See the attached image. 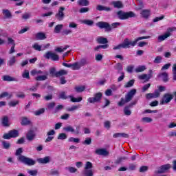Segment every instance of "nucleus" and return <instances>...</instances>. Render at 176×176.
Returning a JSON list of instances; mask_svg holds the SVG:
<instances>
[{
    "mask_svg": "<svg viewBox=\"0 0 176 176\" xmlns=\"http://www.w3.org/2000/svg\"><path fill=\"white\" fill-rule=\"evenodd\" d=\"M174 31H176L175 27L168 28L164 34L158 36V41H160V42L166 41L167 38H170V36H171V32H174Z\"/></svg>",
    "mask_w": 176,
    "mask_h": 176,
    "instance_id": "4",
    "label": "nucleus"
},
{
    "mask_svg": "<svg viewBox=\"0 0 176 176\" xmlns=\"http://www.w3.org/2000/svg\"><path fill=\"white\" fill-rule=\"evenodd\" d=\"M2 125L4 126V127H9L10 124H9V118L8 116H4L1 120Z\"/></svg>",
    "mask_w": 176,
    "mask_h": 176,
    "instance_id": "26",
    "label": "nucleus"
},
{
    "mask_svg": "<svg viewBox=\"0 0 176 176\" xmlns=\"http://www.w3.org/2000/svg\"><path fill=\"white\" fill-rule=\"evenodd\" d=\"M96 10H98V12H111L112 11V8L111 7H107V6H103L101 5H98L96 6Z\"/></svg>",
    "mask_w": 176,
    "mask_h": 176,
    "instance_id": "19",
    "label": "nucleus"
},
{
    "mask_svg": "<svg viewBox=\"0 0 176 176\" xmlns=\"http://www.w3.org/2000/svg\"><path fill=\"white\" fill-rule=\"evenodd\" d=\"M140 14L142 17L144 19H149V16H151V10H142Z\"/></svg>",
    "mask_w": 176,
    "mask_h": 176,
    "instance_id": "25",
    "label": "nucleus"
},
{
    "mask_svg": "<svg viewBox=\"0 0 176 176\" xmlns=\"http://www.w3.org/2000/svg\"><path fill=\"white\" fill-rule=\"evenodd\" d=\"M146 69V67L144 65H142V66L138 67L135 69V72L139 73V72H144V71H145Z\"/></svg>",
    "mask_w": 176,
    "mask_h": 176,
    "instance_id": "39",
    "label": "nucleus"
},
{
    "mask_svg": "<svg viewBox=\"0 0 176 176\" xmlns=\"http://www.w3.org/2000/svg\"><path fill=\"white\" fill-rule=\"evenodd\" d=\"M19 100H16V101H10L8 103L9 107H16V105H18L19 104Z\"/></svg>",
    "mask_w": 176,
    "mask_h": 176,
    "instance_id": "64",
    "label": "nucleus"
},
{
    "mask_svg": "<svg viewBox=\"0 0 176 176\" xmlns=\"http://www.w3.org/2000/svg\"><path fill=\"white\" fill-rule=\"evenodd\" d=\"M68 142H74L75 144H79L80 142V139L78 138H74V137H70L68 139Z\"/></svg>",
    "mask_w": 176,
    "mask_h": 176,
    "instance_id": "37",
    "label": "nucleus"
},
{
    "mask_svg": "<svg viewBox=\"0 0 176 176\" xmlns=\"http://www.w3.org/2000/svg\"><path fill=\"white\" fill-rule=\"evenodd\" d=\"M4 97H8V98H12V94H9V93L5 91L0 94V98H4Z\"/></svg>",
    "mask_w": 176,
    "mask_h": 176,
    "instance_id": "45",
    "label": "nucleus"
},
{
    "mask_svg": "<svg viewBox=\"0 0 176 176\" xmlns=\"http://www.w3.org/2000/svg\"><path fill=\"white\" fill-rule=\"evenodd\" d=\"M151 36H143L142 37H138L136 39L133 41V45H137V42H139V41H142V39H149Z\"/></svg>",
    "mask_w": 176,
    "mask_h": 176,
    "instance_id": "36",
    "label": "nucleus"
},
{
    "mask_svg": "<svg viewBox=\"0 0 176 176\" xmlns=\"http://www.w3.org/2000/svg\"><path fill=\"white\" fill-rule=\"evenodd\" d=\"M22 77L25 79H30V72L25 70L22 74Z\"/></svg>",
    "mask_w": 176,
    "mask_h": 176,
    "instance_id": "47",
    "label": "nucleus"
},
{
    "mask_svg": "<svg viewBox=\"0 0 176 176\" xmlns=\"http://www.w3.org/2000/svg\"><path fill=\"white\" fill-rule=\"evenodd\" d=\"M35 131L30 130L26 134V138L28 141H33L36 137Z\"/></svg>",
    "mask_w": 176,
    "mask_h": 176,
    "instance_id": "17",
    "label": "nucleus"
},
{
    "mask_svg": "<svg viewBox=\"0 0 176 176\" xmlns=\"http://www.w3.org/2000/svg\"><path fill=\"white\" fill-rule=\"evenodd\" d=\"M31 17V14L28 13V12H25V14H23L22 15V19L23 20H28V19H30Z\"/></svg>",
    "mask_w": 176,
    "mask_h": 176,
    "instance_id": "61",
    "label": "nucleus"
},
{
    "mask_svg": "<svg viewBox=\"0 0 176 176\" xmlns=\"http://www.w3.org/2000/svg\"><path fill=\"white\" fill-rule=\"evenodd\" d=\"M67 133H59L58 135V140H67Z\"/></svg>",
    "mask_w": 176,
    "mask_h": 176,
    "instance_id": "46",
    "label": "nucleus"
},
{
    "mask_svg": "<svg viewBox=\"0 0 176 176\" xmlns=\"http://www.w3.org/2000/svg\"><path fill=\"white\" fill-rule=\"evenodd\" d=\"M66 170H68L71 173H76L78 171V169L75 167L69 166L66 168Z\"/></svg>",
    "mask_w": 176,
    "mask_h": 176,
    "instance_id": "55",
    "label": "nucleus"
},
{
    "mask_svg": "<svg viewBox=\"0 0 176 176\" xmlns=\"http://www.w3.org/2000/svg\"><path fill=\"white\" fill-rule=\"evenodd\" d=\"M96 27H98L100 30L104 29L108 32L112 31V27H111V25L108 22L99 21L96 23Z\"/></svg>",
    "mask_w": 176,
    "mask_h": 176,
    "instance_id": "8",
    "label": "nucleus"
},
{
    "mask_svg": "<svg viewBox=\"0 0 176 176\" xmlns=\"http://www.w3.org/2000/svg\"><path fill=\"white\" fill-rule=\"evenodd\" d=\"M14 64H16V56H12L8 61V65H9L10 67H13Z\"/></svg>",
    "mask_w": 176,
    "mask_h": 176,
    "instance_id": "35",
    "label": "nucleus"
},
{
    "mask_svg": "<svg viewBox=\"0 0 176 176\" xmlns=\"http://www.w3.org/2000/svg\"><path fill=\"white\" fill-rule=\"evenodd\" d=\"M50 74L52 75V76H55V78H60V76H63V75H68V72L64 69H60L56 72V67H52L50 69Z\"/></svg>",
    "mask_w": 176,
    "mask_h": 176,
    "instance_id": "5",
    "label": "nucleus"
},
{
    "mask_svg": "<svg viewBox=\"0 0 176 176\" xmlns=\"http://www.w3.org/2000/svg\"><path fill=\"white\" fill-rule=\"evenodd\" d=\"M64 10H65V8L60 7L58 13L55 14V17L58 21H63V20H64V18L65 17Z\"/></svg>",
    "mask_w": 176,
    "mask_h": 176,
    "instance_id": "9",
    "label": "nucleus"
},
{
    "mask_svg": "<svg viewBox=\"0 0 176 176\" xmlns=\"http://www.w3.org/2000/svg\"><path fill=\"white\" fill-rule=\"evenodd\" d=\"M131 107H129V106H125L124 108V115H126V116H130V115H131V111L130 110Z\"/></svg>",
    "mask_w": 176,
    "mask_h": 176,
    "instance_id": "38",
    "label": "nucleus"
},
{
    "mask_svg": "<svg viewBox=\"0 0 176 176\" xmlns=\"http://www.w3.org/2000/svg\"><path fill=\"white\" fill-rule=\"evenodd\" d=\"M63 108H64V106L59 104L58 105L54 110V113H57V112H58L59 111H61V109H63Z\"/></svg>",
    "mask_w": 176,
    "mask_h": 176,
    "instance_id": "60",
    "label": "nucleus"
},
{
    "mask_svg": "<svg viewBox=\"0 0 176 176\" xmlns=\"http://www.w3.org/2000/svg\"><path fill=\"white\" fill-rule=\"evenodd\" d=\"M63 130L66 133H72V134H74V133H75V129L74 127H72V126H71V125H68L65 127H63Z\"/></svg>",
    "mask_w": 176,
    "mask_h": 176,
    "instance_id": "29",
    "label": "nucleus"
},
{
    "mask_svg": "<svg viewBox=\"0 0 176 176\" xmlns=\"http://www.w3.org/2000/svg\"><path fill=\"white\" fill-rule=\"evenodd\" d=\"M63 28H64V25L63 24L56 25L54 29V33L60 34V32H61V30H63Z\"/></svg>",
    "mask_w": 176,
    "mask_h": 176,
    "instance_id": "27",
    "label": "nucleus"
},
{
    "mask_svg": "<svg viewBox=\"0 0 176 176\" xmlns=\"http://www.w3.org/2000/svg\"><path fill=\"white\" fill-rule=\"evenodd\" d=\"M3 14L6 17V19H12V12L9 10H3Z\"/></svg>",
    "mask_w": 176,
    "mask_h": 176,
    "instance_id": "31",
    "label": "nucleus"
},
{
    "mask_svg": "<svg viewBox=\"0 0 176 176\" xmlns=\"http://www.w3.org/2000/svg\"><path fill=\"white\" fill-rule=\"evenodd\" d=\"M45 57V58H47V60H49V58H52L53 61H58V60H60L58 55L50 52H47Z\"/></svg>",
    "mask_w": 176,
    "mask_h": 176,
    "instance_id": "12",
    "label": "nucleus"
},
{
    "mask_svg": "<svg viewBox=\"0 0 176 176\" xmlns=\"http://www.w3.org/2000/svg\"><path fill=\"white\" fill-rule=\"evenodd\" d=\"M62 65H63V67H67V68H72L73 71H78V69H80V66L78 62H75L73 64L63 63Z\"/></svg>",
    "mask_w": 176,
    "mask_h": 176,
    "instance_id": "11",
    "label": "nucleus"
},
{
    "mask_svg": "<svg viewBox=\"0 0 176 176\" xmlns=\"http://www.w3.org/2000/svg\"><path fill=\"white\" fill-rule=\"evenodd\" d=\"M96 42H98V43H100L101 45H105V44L108 43V38H107L105 37H102V36H98L96 38Z\"/></svg>",
    "mask_w": 176,
    "mask_h": 176,
    "instance_id": "24",
    "label": "nucleus"
},
{
    "mask_svg": "<svg viewBox=\"0 0 176 176\" xmlns=\"http://www.w3.org/2000/svg\"><path fill=\"white\" fill-rule=\"evenodd\" d=\"M111 6H113L114 9H123L124 6L123 5V2L122 1H113L111 2Z\"/></svg>",
    "mask_w": 176,
    "mask_h": 176,
    "instance_id": "13",
    "label": "nucleus"
},
{
    "mask_svg": "<svg viewBox=\"0 0 176 176\" xmlns=\"http://www.w3.org/2000/svg\"><path fill=\"white\" fill-rule=\"evenodd\" d=\"M137 94V89H131L126 95H125V99L123 98H121L120 101L118 102V107H123L124 104H127V102H130L131 100H133V98L134 96Z\"/></svg>",
    "mask_w": 176,
    "mask_h": 176,
    "instance_id": "2",
    "label": "nucleus"
},
{
    "mask_svg": "<svg viewBox=\"0 0 176 176\" xmlns=\"http://www.w3.org/2000/svg\"><path fill=\"white\" fill-rule=\"evenodd\" d=\"M3 82H17V78L12 77L9 75H4L1 77Z\"/></svg>",
    "mask_w": 176,
    "mask_h": 176,
    "instance_id": "18",
    "label": "nucleus"
},
{
    "mask_svg": "<svg viewBox=\"0 0 176 176\" xmlns=\"http://www.w3.org/2000/svg\"><path fill=\"white\" fill-rule=\"evenodd\" d=\"M133 43L134 41H130L129 38H125L123 43H122L121 45H122L123 49H129V47H130V45L133 47L135 46V45H133Z\"/></svg>",
    "mask_w": 176,
    "mask_h": 176,
    "instance_id": "15",
    "label": "nucleus"
},
{
    "mask_svg": "<svg viewBox=\"0 0 176 176\" xmlns=\"http://www.w3.org/2000/svg\"><path fill=\"white\" fill-rule=\"evenodd\" d=\"M72 34V30H71L70 29H65L62 32V35H69Z\"/></svg>",
    "mask_w": 176,
    "mask_h": 176,
    "instance_id": "50",
    "label": "nucleus"
},
{
    "mask_svg": "<svg viewBox=\"0 0 176 176\" xmlns=\"http://www.w3.org/2000/svg\"><path fill=\"white\" fill-rule=\"evenodd\" d=\"M95 153L100 156H108L109 151H107L105 148H98L95 151Z\"/></svg>",
    "mask_w": 176,
    "mask_h": 176,
    "instance_id": "16",
    "label": "nucleus"
},
{
    "mask_svg": "<svg viewBox=\"0 0 176 176\" xmlns=\"http://www.w3.org/2000/svg\"><path fill=\"white\" fill-rule=\"evenodd\" d=\"M149 87H151V83H148V84L144 85L143 87L142 88V93H145V91H146V90H148V89H149Z\"/></svg>",
    "mask_w": 176,
    "mask_h": 176,
    "instance_id": "62",
    "label": "nucleus"
},
{
    "mask_svg": "<svg viewBox=\"0 0 176 176\" xmlns=\"http://www.w3.org/2000/svg\"><path fill=\"white\" fill-rule=\"evenodd\" d=\"M157 78L159 79H162V81H164V83H167L168 82V73L164 72L158 74Z\"/></svg>",
    "mask_w": 176,
    "mask_h": 176,
    "instance_id": "14",
    "label": "nucleus"
},
{
    "mask_svg": "<svg viewBox=\"0 0 176 176\" xmlns=\"http://www.w3.org/2000/svg\"><path fill=\"white\" fill-rule=\"evenodd\" d=\"M31 124V120H28L27 117H22L21 121V126H30Z\"/></svg>",
    "mask_w": 176,
    "mask_h": 176,
    "instance_id": "23",
    "label": "nucleus"
},
{
    "mask_svg": "<svg viewBox=\"0 0 176 176\" xmlns=\"http://www.w3.org/2000/svg\"><path fill=\"white\" fill-rule=\"evenodd\" d=\"M54 107H56V102H52L47 104V107L48 109H54Z\"/></svg>",
    "mask_w": 176,
    "mask_h": 176,
    "instance_id": "56",
    "label": "nucleus"
},
{
    "mask_svg": "<svg viewBox=\"0 0 176 176\" xmlns=\"http://www.w3.org/2000/svg\"><path fill=\"white\" fill-rule=\"evenodd\" d=\"M75 90L76 91H77V93H82V91H85V90H86V87L85 86L76 87Z\"/></svg>",
    "mask_w": 176,
    "mask_h": 176,
    "instance_id": "40",
    "label": "nucleus"
},
{
    "mask_svg": "<svg viewBox=\"0 0 176 176\" xmlns=\"http://www.w3.org/2000/svg\"><path fill=\"white\" fill-rule=\"evenodd\" d=\"M173 98H174L173 94L166 93L163 95L160 100V104L164 105V104H168V102H170Z\"/></svg>",
    "mask_w": 176,
    "mask_h": 176,
    "instance_id": "7",
    "label": "nucleus"
},
{
    "mask_svg": "<svg viewBox=\"0 0 176 176\" xmlns=\"http://www.w3.org/2000/svg\"><path fill=\"white\" fill-rule=\"evenodd\" d=\"M83 176H93L94 175V173H93V170L91 169H84L82 171Z\"/></svg>",
    "mask_w": 176,
    "mask_h": 176,
    "instance_id": "28",
    "label": "nucleus"
},
{
    "mask_svg": "<svg viewBox=\"0 0 176 176\" xmlns=\"http://www.w3.org/2000/svg\"><path fill=\"white\" fill-rule=\"evenodd\" d=\"M135 82V80L134 79L130 80L124 85V87H125V89H129V87H133V86H134Z\"/></svg>",
    "mask_w": 176,
    "mask_h": 176,
    "instance_id": "32",
    "label": "nucleus"
},
{
    "mask_svg": "<svg viewBox=\"0 0 176 176\" xmlns=\"http://www.w3.org/2000/svg\"><path fill=\"white\" fill-rule=\"evenodd\" d=\"M77 3L79 6H89L90 2L88 0H78Z\"/></svg>",
    "mask_w": 176,
    "mask_h": 176,
    "instance_id": "30",
    "label": "nucleus"
},
{
    "mask_svg": "<svg viewBox=\"0 0 176 176\" xmlns=\"http://www.w3.org/2000/svg\"><path fill=\"white\" fill-rule=\"evenodd\" d=\"M37 162L40 164H47V163H50V157L46 156L44 158H38Z\"/></svg>",
    "mask_w": 176,
    "mask_h": 176,
    "instance_id": "20",
    "label": "nucleus"
},
{
    "mask_svg": "<svg viewBox=\"0 0 176 176\" xmlns=\"http://www.w3.org/2000/svg\"><path fill=\"white\" fill-rule=\"evenodd\" d=\"M2 145H3V148L4 149H10V143L7 142L6 141H3L1 142Z\"/></svg>",
    "mask_w": 176,
    "mask_h": 176,
    "instance_id": "44",
    "label": "nucleus"
},
{
    "mask_svg": "<svg viewBox=\"0 0 176 176\" xmlns=\"http://www.w3.org/2000/svg\"><path fill=\"white\" fill-rule=\"evenodd\" d=\"M32 47L34 50H37L38 52H41L42 50V47L38 45V43H34Z\"/></svg>",
    "mask_w": 176,
    "mask_h": 176,
    "instance_id": "52",
    "label": "nucleus"
},
{
    "mask_svg": "<svg viewBox=\"0 0 176 176\" xmlns=\"http://www.w3.org/2000/svg\"><path fill=\"white\" fill-rule=\"evenodd\" d=\"M59 98H61L62 100H67V98H69V97L65 95V91H62L59 94Z\"/></svg>",
    "mask_w": 176,
    "mask_h": 176,
    "instance_id": "48",
    "label": "nucleus"
},
{
    "mask_svg": "<svg viewBox=\"0 0 176 176\" xmlns=\"http://www.w3.org/2000/svg\"><path fill=\"white\" fill-rule=\"evenodd\" d=\"M162 56H156V58L154 60V63L155 64H160L162 63Z\"/></svg>",
    "mask_w": 176,
    "mask_h": 176,
    "instance_id": "59",
    "label": "nucleus"
},
{
    "mask_svg": "<svg viewBox=\"0 0 176 176\" xmlns=\"http://www.w3.org/2000/svg\"><path fill=\"white\" fill-rule=\"evenodd\" d=\"M82 23L83 24H86V25H93L94 24V21L89 19L84 20Z\"/></svg>",
    "mask_w": 176,
    "mask_h": 176,
    "instance_id": "49",
    "label": "nucleus"
},
{
    "mask_svg": "<svg viewBox=\"0 0 176 176\" xmlns=\"http://www.w3.org/2000/svg\"><path fill=\"white\" fill-rule=\"evenodd\" d=\"M102 99V93L98 92L94 95V97L89 98L87 101L89 104H94L96 102H101V100Z\"/></svg>",
    "mask_w": 176,
    "mask_h": 176,
    "instance_id": "6",
    "label": "nucleus"
},
{
    "mask_svg": "<svg viewBox=\"0 0 176 176\" xmlns=\"http://www.w3.org/2000/svg\"><path fill=\"white\" fill-rule=\"evenodd\" d=\"M148 76L147 74H142L140 76H139V79H140V80H146V82H148L149 80V79H148Z\"/></svg>",
    "mask_w": 176,
    "mask_h": 176,
    "instance_id": "51",
    "label": "nucleus"
},
{
    "mask_svg": "<svg viewBox=\"0 0 176 176\" xmlns=\"http://www.w3.org/2000/svg\"><path fill=\"white\" fill-rule=\"evenodd\" d=\"M93 168V164L90 162H87L84 170H91Z\"/></svg>",
    "mask_w": 176,
    "mask_h": 176,
    "instance_id": "42",
    "label": "nucleus"
},
{
    "mask_svg": "<svg viewBox=\"0 0 176 176\" xmlns=\"http://www.w3.org/2000/svg\"><path fill=\"white\" fill-rule=\"evenodd\" d=\"M89 10H90V9L89 8L83 7L79 10V13H87V12H89Z\"/></svg>",
    "mask_w": 176,
    "mask_h": 176,
    "instance_id": "58",
    "label": "nucleus"
},
{
    "mask_svg": "<svg viewBox=\"0 0 176 176\" xmlns=\"http://www.w3.org/2000/svg\"><path fill=\"white\" fill-rule=\"evenodd\" d=\"M171 168V164H166L161 166L158 168V170L155 171V174H163Z\"/></svg>",
    "mask_w": 176,
    "mask_h": 176,
    "instance_id": "10",
    "label": "nucleus"
},
{
    "mask_svg": "<svg viewBox=\"0 0 176 176\" xmlns=\"http://www.w3.org/2000/svg\"><path fill=\"white\" fill-rule=\"evenodd\" d=\"M21 153H23V148L20 147L16 149L15 153L16 156H18V162L23 163V164H25V166H35V164H36V162L32 158L23 155Z\"/></svg>",
    "mask_w": 176,
    "mask_h": 176,
    "instance_id": "1",
    "label": "nucleus"
},
{
    "mask_svg": "<svg viewBox=\"0 0 176 176\" xmlns=\"http://www.w3.org/2000/svg\"><path fill=\"white\" fill-rule=\"evenodd\" d=\"M126 20L129 19H133L134 17H137V15L133 11L126 12Z\"/></svg>",
    "mask_w": 176,
    "mask_h": 176,
    "instance_id": "33",
    "label": "nucleus"
},
{
    "mask_svg": "<svg viewBox=\"0 0 176 176\" xmlns=\"http://www.w3.org/2000/svg\"><path fill=\"white\" fill-rule=\"evenodd\" d=\"M78 108H80V106H79V105H78V106L75 105V106H72V107H69V108L67 109V111H68L69 112H72V111H76V109H78Z\"/></svg>",
    "mask_w": 176,
    "mask_h": 176,
    "instance_id": "57",
    "label": "nucleus"
},
{
    "mask_svg": "<svg viewBox=\"0 0 176 176\" xmlns=\"http://www.w3.org/2000/svg\"><path fill=\"white\" fill-rule=\"evenodd\" d=\"M69 98L71 99L72 102H80L82 100V97L75 98L71 95L69 96Z\"/></svg>",
    "mask_w": 176,
    "mask_h": 176,
    "instance_id": "34",
    "label": "nucleus"
},
{
    "mask_svg": "<svg viewBox=\"0 0 176 176\" xmlns=\"http://www.w3.org/2000/svg\"><path fill=\"white\" fill-rule=\"evenodd\" d=\"M117 16L119 20H126V12H124L123 10L118 11Z\"/></svg>",
    "mask_w": 176,
    "mask_h": 176,
    "instance_id": "22",
    "label": "nucleus"
},
{
    "mask_svg": "<svg viewBox=\"0 0 176 176\" xmlns=\"http://www.w3.org/2000/svg\"><path fill=\"white\" fill-rule=\"evenodd\" d=\"M142 122L144 123H151L153 122V120L149 117H144L142 118Z\"/></svg>",
    "mask_w": 176,
    "mask_h": 176,
    "instance_id": "41",
    "label": "nucleus"
},
{
    "mask_svg": "<svg viewBox=\"0 0 176 176\" xmlns=\"http://www.w3.org/2000/svg\"><path fill=\"white\" fill-rule=\"evenodd\" d=\"M91 144V138H87L84 142H82L83 145H90Z\"/></svg>",
    "mask_w": 176,
    "mask_h": 176,
    "instance_id": "54",
    "label": "nucleus"
},
{
    "mask_svg": "<svg viewBox=\"0 0 176 176\" xmlns=\"http://www.w3.org/2000/svg\"><path fill=\"white\" fill-rule=\"evenodd\" d=\"M35 38L37 41H43L46 39V34L42 32H40L35 34Z\"/></svg>",
    "mask_w": 176,
    "mask_h": 176,
    "instance_id": "21",
    "label": "nucleus"
},
{
    "mask_svg": "<svg viewBox=\"0 0 176 176\" xmlns=\"http://www.w3.org/2000/svg\"><path fill=\"white\" fill-rule=\"evenodd\" d=\"M20 135V133L17 129H12L3 135V140H10L11 138H17Z\"/></svg>",
    "mask_w": 176,
    "mask_h": 176,
    "instance_id": "3",
    "label": "nucleus"
},
{
    "mask_svg": "<svg viewBox=\"0 0 176 176\" xmlns=\"http://www.w3.org/2000/svg\"><path fill=\"white\" fill-rule=\"evenodd\" d=\"M42 113H45V108H41V109L34 111V115L36 116H39V115H42Z\"/></svg>",
    "mask_w": 176,
    "mask_h": 176,
    "instance_id": "43",
    "label": "nucleus"
},
{
    "mask_svg": "<svg viewBox=\"0 0 176 176\" xmlns=\"http://www.w3.org/2000/svg\"><path fill=\"white\" fill-rule=\"evenodd\" d=\"M104 126L105 129L109 130L111 129V121H105L104 123Z\"/></svg>",
    "mask_w": 176,
    "mask_h": 176,
    "instance_id": "63",
    "label": "nucleus"
},
{
    "mask_svg": "<svg viewBox=\"0 0 176 176\" xmlns=\"http://www.w3.org/2000/svg\"><path fill=\"white\" fill-rule=\"evenodd\" d=\"M35 79L36 80H46V79H47V76H46L45 75L38 76L35 78Z\"/></svg>",
    "mask_w": 176,
    "mask_h": 176,
    "instance_id": "53",
    "label": "nucleus"
}]
</instances>
